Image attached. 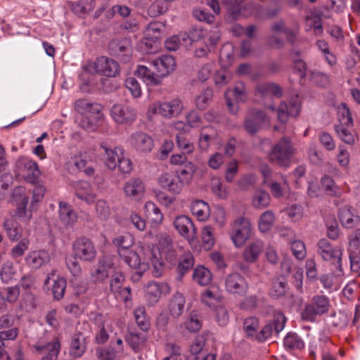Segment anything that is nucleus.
Returning <instances> with one entry per match:
<instances>
[{"mask_svg": "<svg viewBox=\"0 0 360 360\" xmlns=\"http://www.w3.org/2000/svg\"><path fill=\"white\" fill-rule=\"evenodd\" d=\"M75 109L82 117L79 122V125L82 128L88 131H94L97 129L102 118L101 105L81 98L75 102Z\"/></svg>", "mask_w": 360, "mask_h": 360, "instance_id": "nucleus-1", "label": "nucleus"}, {"mask_svg": "<svg viewBox=\"0 0 360 360\" xmlns=\"http://www.w3.org/2000/svg\"><path fill=\"white\" fill-rule=\"evenodd\" d=\"M296 152L291 139L283 136L272 146L267 158L271 164L279 167L288 168L292 162Z\"/></svg>", "mask_w": 360, "mask_h": 360, "instance_id": "nucleus-2", "label": "nucleus"}, {"mask_svg": "<svg viewBox=\"0 0 360 360\" xmlns=\"http://www.w3.org/2000/svg\"><path fill=\"white\" fill-rule=\"evenodd\" d=\"M318 253L323 260L329 262L333 266V273L337 276L343 274L342 265V250L338 247H334L327 239H321L317 244Z\"/></svg>", "mask_w": 360, "mask_h": 360, "instance_id": "nucleus-3", "label": "nucleus"}, {"mask_svg": "<svg viewBox=\"0 0 360 360\" xmlns=\"http://www.w3.org/2000/svg\"><path fill=\"white\" fill-rule=\"evenodd\" d=\"M184 105L181 100L174 98L164 102H155L149 106L146 115L151 120L155 114H159L163 117L171 119L178 117L182 112Z\"/></svg>", "mask_w": 360, "mask_h": 360, "instance_id": "nucleus-4", "label": "nucleus"}, {"mask_svg": "<svg viewBox=\"0 0 360 360\" xmlns=\"http://www.w3.org/2000/svg\"><path fill=\"white\" fill-rule=\"evenodd\" d=\"M269 117L264 110L259 108H250L246 112L243 127L247 134L253 136L257 134L265 124L269 125Z\"/></svg>", "mask_w": 360, "mask_h": 360, "instance_id": "nucleus-5", "label": "nucleus"}, {"mask_svg": "<svg viewBox=\"0 0 360 360\" xmlns=\"http://www.w3.org/2000/svg\"><path fill=\"white\" fill-rule=\"evenodd\" d=\"M14 173L16 178L31 184H35L41 175L37 163L27 157H20L16 160Z\"/></svg>", "mask_w": 360, "mask_h": 360, "instance_id": "nucleus-6", "label": "nucleus"}, {"mask_svg": "<svg viewBox=\"0 0 360 360\" xmlns=\"http://www.w3.org/2000/svg\"><path fill=\"white\" fill-rule=\"evenodd\" d=\"M84 70L91 72L94 70L96 73L107 77H115L120 72L118 63L105 56L97 58L94 63L85 65Z\"/></svg>", "mask_w": 360, "mask_h": 360, "instance_id": "nucleus-7", "label": "nucleus"}, {"mask_svg": "<svg viewBox=\"0 0 360 360\" xmlns=\"http://www.w3.org/2000/svg\"><path fill=\"white\" fill-rule=\"evenodd\" d=\"M93 320L96 326L95 340L98 344H104L117 335L116 324L109 317L95 314Z\"/></svg>", "mask_w": 360, "mask_h": 360, "instance_id": "nucleus-8", "label": "nucleus"}, {"mask_svg": "<svg viewBox=\"0 0 360 360\" xmlns=\"http://www.w3.org/2000/svg\"><path fill=\"white\" fill-rule=\"evenodd\" d=\"M330 308L329 299L325 295L314 296L311 303L305 305L301 316L309 321H314L317 316L328 313Z\"/></svg>", "mask_w": 360, "mask_h": 360, "instance_id": "nucleus-9", "label": "nucleus"}, {"mask_svg": "<svg viewBox=\"0 0 360 360\" xmlns=\"http://www.w3.org/2000/svg\"><path fill=\"white\" fill-rule=\"evenodd\" d=\"M342 107V112H341V117L340 118V124L335 126V131L341 139L347 144H354L357 138V136L353 134L349 128L353 126V119L352 113L345 103L341 104Z\"/></svg>", "mask_w": 360, "mask_h": 360, "instance_id": "nucleus-10", "label": "nucleus"}, {"mask_svg": "<svg viewBox=\"0 0 360 360\" xmlns=\"http://www.w3.org/2000/svg\"><path fill=\"white\" fill-rule=\"evenodd\" d=\"M134 242L133 236L129 233L119 236L113 240V243L118 248L119 255L131 267L134 266L132 259L135 256L133 249Z\"/></svg>", "mask_w": 360, "mask_h": 360, "instance_id": "nucleus-11", "label": "nucleus"}, {"mask_svg": "<svg viewBox=\"0 0 360 360\" xmlns=\"http://www.w3.org/2000/svg\"><path fill=\"white\" fill-rule=\"evenodd\" d=\"M251 224L248 219H237L233 224L231 239L236 247L242 246L250 237Z\"/></svg>", "mask_w": 360, "mask_h": 360, "instance_id": "nucleus-12", "label": "nucleus"}, {"mask_svg": "<svg viewBox=\"0 0 360 360\" xmlns=\"http://www.w3.org/2000/svg\"><path fill=\"white\" fill-rule=\"evenodd\" d=\"M155 238L152 231L144 236L143 243L149 251L150 246H153L155 243L158 244L159 253L174 247L172 238L167 233L159 232L155 234Z\"/></svg>", "mask_w": 360, "mask_h": 360, "instance_id": "nucleus-13", "label": "nucleus"}, {"mask_svg": "<svg viewBox=\"0 0 360 360\" xmlns=\"http://www.w3.org/2000/svg\"><path fill=\"white\" fill-rule=\"evenodd\" d=\"M145 297L150 305L156 304L162 294H169L170 287L166 283L150 281L143 287Z\"/></svg>", "mask_w": 360, "mask_h": 360, "instance_id": "nucleus-14", "label": "nucleus"}, {"mask_svg": "<svg viewBox=\"0 0 360 360\" xmlns=\"http://www.w3.org/2000/svg\"><path fill=\"white\" fill-rule=\"evenodd\" d=\"M13 200L17 206L14 216L24 221L30 220L32 217V213L31 211L27 210L28 197L25 194L23 188L19 187L14 190Z\"/></svg>", "mask_w": 360, "mask_h": 360, "instance_id": "nucleus-15", "label": "nucleus"}, {"mask_svg": "<svg viewBox=\"0 0 360 360\" xmlns=\"http://www.w3.org/2000/svg\"><path fill=\"white\" fill-rule=\"evenodd\" d=\"M115 266L112 259L104 257L99 260L98 264L91 270V278L92 281L102 282L108 278L110 274L114 272Z\"/></svg>", "mask_w": 360, "mask_h": 360, "instance_id": "nucleus-16", "label": "nucleus"}, {"mask_svg": "<svg viewBox=\"0 0 360 360\" xmlns=\"http://www.w3.org/2000/svg\"><path fill=\"white\" fill-rule=\"evenodd\" d=\"M73 251L77 257L85 261L94 259L96 255L94 245L86 238H79L75 242Z\"/></svg>", "mask_w": 360, "mask_h": 360, "instance_id": "nucleus-17", "label": "nucleus"}, {"mask_svg": "<svg viewBox=\"0 0 360 360\" xmlns=\"http://www.w3.org/2000/svg\"><path fill=\"white\" fill-rule=\"evenodd\" d=\"M176 231L189 242L196 239V229L190 218L185 215H180L173 221Z\"/></svg>", "mask_w": 360, "mask_h": 360, "instance_id": "nucleus-18", "label": "nucleus"}, {"mask_svg": "<svg viewBox=\"0 0 360 360\" xmlns=\"http://www.w3.org/2000/svg\"><path fill=\"white\" fill-rule=\"evenodd\" d=\"M226 290L231 294L243 295L248 289V284L240 274L233 273L229 274L225 279Z\"/></svg>", "mask_w": 360, "mask_h": 360, "instance_id": "nucleus-19", "label": "nucleus"}, {"mask_svg": "<svg viewBox=\"0 0 360 360\" xmlns=\"http://www.w3.org/2000/svg\"><path fill=\"white\" fill-rule=\"evenodd\" d=\"M285 323V317L284 315L280 312L276 313L274 316L273 322L266 324L262 328V329L257 334V339L260 342H263L269 338L272 335L273 332H275L276 334H278L283 329Z\"/></svg>", "mask_w": 360, "mask_h": 360, "instance_id": "nucleus-20", "label": "nucleus"}, {"mask_svg": "<svg viewBox=\"0 0 360 360\" xmlns=\"http://www.w3.org/2000/svg\"><path fill=\"white\" fill-rule=\"evenodd\" d=\"M44 284L51 285V292L55 299L63 298L66 288V280L58 276L56 271L53 270L48 274Z\"/></svg>", "mask_w": 360, "mask_h": 360, "instance_id": "nucleus-21", "label": "nucleus"}, {"mask_svg": "<svg viewBox=\"0 0 360 360\" xmlns=\"http://www.w3.org/2000/svg\"><path fill=\"white\" fill-rule=\"evenodd\" d=\"M110 116L115 122L124 124L133 120L134 112L127 104H115L110 109Z\"/></svg>", "mask_w": 360, "mask_h": 360, "instance_id": "nucleus-22", "label": "nucleus"}, {"mask_svg": "<svg viewBox=\"0 0 360 360\" xmlns=\"http://www.w3.org/2000/svg\"><path fill=\"white\" fill-rule=\"evenodd\" d=\"M51 255L45 250L31 251L25 257L26 264L32 269H37L49 263Z\"/></svg>", "mask_w": 360, "mask_h": 360, "instance_id": "nucleus-23", "label": "nucleus"}, {"mask_svg": "<svg viewBox=\"0 0 360 360\" xmlns=\"http://www.w3.org/2000/svg\"><path fill=\"white\" fill-rule=\"evenodd\" d=\"M72 187L76 196L88 204L94 202L96 194L88 181H79L73 183Z\"/></svg>", "mask_w": 360, "mask_h": 360, "instance_id": "nucleus-24", "label": "nucleus"}, {"mask_svg": "<svg viewBox=\"0 0 360 360\" xmlns=\"http://www.w3.org/2000/svg\"><path fill=\"white\" fill-rule=\"evenodd\" d=\"M300 111V103L298 98L292 99L288 104L281 102L278 109V118L281 122H286L288 116L297 117Z\"/></svg>", "mask_w": 360, "mask_h": 360, "instance_id": "nucleus-25", "label": "nucleus"}, {"mask_svg": "<svg viewBox=\"0 0 360 360\" xmlns=\"http://www.w3.org/2000/svg\"><path fill=\"white\" fill-rule=\"evenodd\" d=\"M153 65L156 68L159 77L168 75L176 66L174 58L172 56H162L153 60Z\"/></svg>", "mask_w": 360, "mask_h": 360, "instance_id": "nucleus-26", "label": "nucleus"}, {"mask_svg": "<svg viewBox=\"0 0 360 360\" xmlns=\"http://www.w3.org/2000/svg\"><path fill=\"white\" fill-rule=\"evenodd\" d=\"M143 214L149 221L152 226L160 225L163 220V214L151 201L147 202L143 209Z\"/></svg>", "mask_w": 360, "mask_h": 360, "instance_id": "nucleus-27", "label": "nucleus"}, {"mask_svg": "<svg viewBox=\"0 0 360 360\" xmlns=\"http://www.w3.org/2000/svg\"><path fill=\"white\" fill-rule=\"evenodd\" d=\"M264 250V244L260 240L251 242L244 250L243 259L248 263H255Z\"/></svg>", "mask_w": 360, "mask_h": 360, "instance_id": "nucleus-28", "label": "nucleus"}, {"mask_svg": "<svg viewBox=\"0 0 360 360\" xmlns=\"http://www.w3.org/2000/svg\"><path fill=\"white\" fill-rule=\"evenodd\" d=\"M339 218L342 225L347 229L354 228L360 222L359 217L349 206H344L339 210Z\"/></svg>", "mask_w": 360, "mask_h": 360, "instance_id": "nucleus-29", "label": "nucleus"}, {"mask_svg": "<svg viewBox=\"0 0 360 360\" xmlns=\"http://www.w3.org/2000/svg\"><path fill=\"white\" fill-rule=\"evenodd\" d=\"M36 351L41 353H47L42 357L41 360H54L57 358L60 349V345L58 339L46 345L37 343L35 346Z\"/></svg>", "mask_w": 360, "mask_h": 360, "instance_id": "nucleus-30", "label": "nucleus"}, {"mask_svg": "<svg viewBox=\"0 0 360 360\" xmlns=\"http://www.w3.org/2000/svg\"><path fill=\"white\" fill-rule=\"evenodd\" d=\"M124 280L123 275L120 272H116L112 276V278L110 281V289L115 293L117 292L124 302H127L129 299V296L131 293V290L128 287L122 288V282Z\"/></svg>", "mask_w": 360, "mask_h": 360, "instance_id": "nucleus-31", "label": "nucleus"}, {"mask_svg": "<svg viewBox=\"0 0 360 360\" xmlns=\"http://www.w3.org/2000/svg\"><path fill=\"white\" fill-rule=\"evenodd\" d=\"M185 302V298L182 294L176 292L172 296L169 301L168 308L170 314L174 318H179L182 315L184 311Z\"/></svg>", "mask_w": 360, "mask_h": 360, "instance_id": "nucleus-32", "label": "nucleus"}, {"mask_svg": "<svg viewBox=\"0 0 360 360\" xmlns=\"http://www.w3.org/2000/svg\"><path fill=\"white\" fill-rule=\"evenodd\" d=\"M59 217L65 225L73 224L77 219L76 212L65 202H60L59 203Z\"/></svg>", "mask_w": 360, "mask_h": 360, "instance_id": "nucleus-33", "label": "nucleus"}, {"mask_svg": "<svg viewBox=\"0 0 360 360\" xmlns=\"http://www.w3.org/2000/svg\"><path fill=\"white\" fill-rule=\"evenodd\" d=\"M288 290V281L286 278L280 276L276 278L272 283L269 295L275 298L285 296Z\"/></svg>", "mask_w": 360, "mask_h": 360, "instance_id": "nucleus-34", "label": "nucleus"}, {"mask_svg": "<svg viewBox=\"0 0 360 360\" xmlns=\"http://www.w3.org/2000/svg\"><path fill=\"white\" fill-rule=\"evenodd\" d=\"M105 153V164L110 169H114L117 167L119 159L123 155L124 150L120 147H115L113 149L107 147H103Z\"/></svg>", "mask_w": 360, "mask_h": 360, "instance_id": "nucleus-35", "label": "nucleus"}, {"mask_svg": "<svg viewBox=\"0 0 360 360\" xmlns=\"http://www.w3.org/2000/svg\"><path fill=\"white\" fill-rule=\"evenodd\" d=\"M95 0H79L71 3V10L79 16L90 13L95 7Z\"/></svg>", "mask_w": 360, "mask_h": 360, "instance_id": "nucleus-36", "label": "nucleus"}, {"mask_svg": "<svg viewBox=\"0 0 360 360\" xmlns=\"http://www.w3.org/2000/svg\"><path fill=\"white\" fill-rule=\"evenodd\" d=\"M194 265V258L190 253L183 255L179 261L176 268L177 280L182 281L184 276L190 271Z\"/></svg>", "mask_w": 360, "mask_h": 360, "instance_id": "nucleus-37", "label": "nucleus"}, {"mask_svg": "<svg viewBox=\"0 0 360 360\" xmlns=\"http://www.w3.org/2000/svg\"><path fill=\"white\" fill-rule=\"evenodd\" d=\"M86 350L85 340L82 334H76L72 338L70 354L74 357H80Z\"/></svg>", "mask_w": 360, "mask_h": 360, "instance_id": "nucleus-38", "label": "nucleus"}, {"mask_svg": "<svg viewBox=\"0 0 360 360\" xmlns=\"http://www.w3.org/2000/svg\"><path fill=\"white\" fill-rule=\"evenodd\" d=\"M136 75L141 77L148 85H158L160 83L158 75H155L148 67L143 65H137Z\"/></svg>", "mask_w": 360, "mask_h": 360, "instance_id": "nucleus-39", "label": "nucleus"}, {"mask_svg": "<svg viewBox=\"0 0 360 360\" xmlns=\"http://www.w3.org/2000/svg\"><path fill=\"white\" fill-rule=\"evenodd\" d=\"M193 215L200 221L206 220L210 216V207L207 203L201 200L194 201L191 206Z\"/></svg>", "mask_w": 360, "mask_h": 360, "instance_id": "nucleus-40", "label": "nucleus"}, {"mask_svg": "<svg viewBox=\"0 0 360 360\" xmlns=\"http://www.w3.org/2000/svg\"><path fill=\"white\" fill-rule=\"evenodd\" d=\"M193 279L199 285L205 286L212 281V274L210 270L203 266H198L193 271Z\"/></svg>", "mask_w": 360, "mask_h": 360, "instance_id": "nucleus-41", "label": "nucleus"}, {"mask_svg": "<svg viewBox=\"0 0 360 360\" xmlns=\"http://www.w3.org/2000/svg\"><path fill=\"white\" fill-rule=\"evenodd\" d=\"M154 146L153 140L146 133L136 135V150L141 153L150 152Z\"/></svg>", "mask_w": 360, "mask_h": 360, "instance_id": "nucleus-42", "label": "nucleus"}, {"mask_svg": "<svg viewBox=\"0 0 360 360\" xmlns=\"http://www.w3.org/2000/svg\"><path fill=\"white\" fill-rule=\"evenodd\" d=\"M283 8V4L281 0H271L269 4L264 8L263 18L266 19L276 18Z\"/></svg>", "mask_w": 360, "mask_h": 360, "instance_id": "nucleus-43", "label": "nucleus"}, {"mask_svg": "<svg viewBox=\"0 0 360 360\" xmlns=\"http://www.w3.org/2000/svg\"><path fill=\"white\" fill-rule=\"evenodd\" d=\"M204 346V338L202 337L196 338L191 346L190 354L187 356L186 360H198L199 356L205 352L203 350Z\"/></svg>", "mask_w": 360, "mask_h": 360, "instance_id": "nucleus-44", "label": "nucleus"}, {"mask_svg": "<svg viewBox=\"0 0 360 360\" xmlns=\"http://www.w3.org/2000/svg\"><path fill=\"white\" fill-rule=\"evenodd\" d=\"M270 201V195L266 191L260 188L255 191L252 198V204L255 207H266L269 205Z\"/></svg>", "mask_w": 360, "mask_h": 360, "instance_id": "nucleus-45", "label": "nucleus"}, {"mask_svg": "<svg viewBox=\"0 0 360 360\" xmlns=\"http://www.w3.org/2000/svg\"><path fill=\"white\" fill-rule=\"evenodd\" d=\"M213 97L212 89L207 88L201 91L195 99V105L198 110H204L211 103Z\"/></svg>", "mask_w": 360, "mask_h": 360, "instance_id": "nucleus-46", "label": "nucleus"}, {"mask_svg": "<svg viewBox=\"0 0 360 360\" xmlns=\"http://www.w3.org/2000/svg\"><path fill=\"white\" fill-rule=\"evenodd\" d=\"M99 360H115L123 356L122 349L103 348L97 351Z\"/></svg>", "mask_w": 360, "mask_h": 360, "instance_id": "nucleus-47", "label": "nucleus"}, {"mask_svg": "<svg viewBox=\"0 0 360 360\" xmlns=\"http://www.w3.org/2000/svg\"><path fill=\"white\" fill-rule=\"evenodd\" d=\"M275 221V216L272 211L268 210L264 212L259 221V228L262 232H266L271 229Z\"/></svg>", "mask_w": 360, "mask_h": 360, "instance_id": "nucleus-48", "label": "nucleus"}, {"mask_svg": "<svg viewBox=\"0 0 360 360\" xmlns=\"http://www.w3.org/2000/svg\"><path fill=\"white\" fill-rule=\"evenodd\" d=\"M327 236L332 240H336L340 236V231L337 220L333 216H329L326 220Z\"/></svg>", "mask_w": 360, "mask_h": 360, "instance_id": "nucleus-49", "label": "nucleus"}, {"mask_svg": "<svg viewBox=\"0 0 360 360\" xmlns=\"http://www.w3.org/2000/svg\"><path fill=\"white\" fill-rule=\"evenodd\" d=\"M201 30H195V32H190V34H187L186 32L179 33L178 36L180 42V46H184L185 48L189 47L191 46L194 40L201 37Z\"/></svg>", "mask_w": 360, "mask_h": 360, "instance_id": "nucleus-50", "label": "nucleus"}, {"mask_svg": "<svg viewBox=\"0 0 360 360\" xmlns=\"http://www.w3.org/2000/svg\"><path fill=\"white\" fill-rule=\"evenodd\" d=\"M195 172V165L192 162H188L185 164L184 167L180 170L177 176L182 180V181L186 184H188L191 181Z\"/></svg>", "mask_w": 360, "mask_h": 360, "instance_id": "nucleus-51", "label": "nucleus"}, {"mask_svg": "<svg viewBox=\"0 0 360 360\" xmlns=\"http://www.w3.org/2000/svg\"><path fill=\"white\" fill-rule=\"evenodd\" d=\"M284 345L292 349H301L304 347V342L295 333H288L284 339Z\"/></svg>", "mask_w": 360, "mask_h": 360, "instance_id": "nucleus-52", "label": "nucleus"}, {"mask_svg": "<svg viewBox=\"0 0 360 360\" xmlns=\"http://www.w3.org/2000/svg\"><path fill=\"white\" fill-rule=\"evenodd\" d=\"M202 243L205 250H210L214 243L213 229L210 226H204L202 229Z\"/></svg>", "mask_w": 360, "mask_h": 360, "instance_id": "nucleus-53", "label": "nucleus"}, {"mask_svg": "<svg viewBox=\"0 0 360 360\" xmlns=\"http://www.w3.org/2000/svg\"><path fill=\"white\" fill-rule=\"evenodd\" d=\"M136 325L143 332H147L150 328L149 318L146 315L144 307L136 309Z\"/></svg>", "mask_w": 360, "mask_h": 360, "instance_id": "nucleus-54", "label": "nucleus"}, {"mask_svg": "<svg viewBox=\"0 0 360 360\" xmlns=\"http://www.w3.org/2000/svg\"><path fill=\"white\" fill-rule=\"evenodd\" d=\"M321 183L325 193L327 195L330 196H335L338 195V188L335 185L333 179L330 176H324L321 179Z\"/></svg>", "mask_w": 360, "mask_h": 360, "instance_id": "nucleus-55", "label": "nucleus"}, {"mask_svg": "<svg viewBox=\"0 0 360 360\" xmlns=\"http://www.w3.org/2000/svg\"><path fill=\"white\" fill-rule=\"evenodd\" d=\"M4 227L11 240H17L19 239L20 236V229L13 219H6L4 221Z\"/></svg>", "mask_w": 360, "mask_h": 360, "instance_id": "nucleus-56", "label": "nucleus"}, {"mask_svg": "<svg viewBox=\"0 0 360 360\" xmlns=\"http://www.w3.org/2000/svg\"><path fill=\"white\" fill-rule=\"evenodd\" d=\"M15 273L13 263L9 261L4 262L0 271L2 281L6 283H8L13 278Z\"/></svg>", "mask_w": 360, "mask_h": 360, "instance_id": "nucleus-57", "label": "nucleus"}, {"mask_svg": "<svg viewBox=\"0 0 360 360\" xmlns=\"http://www.w3.org/2000/svg\"><path fill=\"white\" fill-rule=\"evenodd\" d=\"M184 326L189 332L195 333L200 330L202 323L197 314L191 313L189 319L184 323Z\"/></svg>", "mask_w": 360, "mask_h": 360, "instance_id": "nucleus-58", "label": "nucleus"}, {"mask_svg": "<svg viewBox=\"0 0 360 360\" xmlns=\"http://www.w3.org/2000/svg\"><path fill=\"white\" fill-rule=\"evenodd\" d=\"M176 144L184 153H191L194 150L193 144L184 134H178L176 136Z\"/></svg>", "mask_w": 360, "mask_h": 360, "instance_id": "nucleus-59", "label": "nucleus"}, {"mask_svg": "<svg viewBox=\"0 0 360 360\" xmlns=\"http://www.w3.org/2000/svg\"><path fill=\"white\" fill-rule=\"evenodd\" d=\"M264 183L269 187L270 191L274 197L279 198L283 195L284 186H288L285 179H283V185L275 181H264Z\"/></svg>", "mask_w": 360, "mask_h": 360, "instance_id": "nucleus-60", "label": "nucleus"}, {"mask_svg": "<svg viewBox=\"0 0 360 360\" xmlns=\"http://www.w3.org/2000/svg\"><path fill=\"white\" fill-rule=\"evenodd\" d=\"M110 48L114 50L119 56L121 57L122 53L129 52L130 51L131 46L129 41L127 39H123L119 42H111Z\"/></svg>", "mask_w": 360, "mask_h": 360, "instance_id": "nucleus-61", "label": "nucleus"}, {"mask_svg": "<svg viewBox=\"0 0 360 360\" xmlns=\"http://www.w3.org/2000/svg\"><path fill=\"white\" fill-rule=\"evenodd\" d=\"M259 328V321L256 317H249L244 321L243 328L248 335H253Z\"/></svg>", "mask_w": 360, "mask_h": 360, "instance_id": "nucleus-62", "label": "nucleus"}, {"mask_svg": "<svg viewBox=\"0 0 360 360\" xmlns=\"http://www.w3.org/2000/svg\"><path fill=\"white\" fill-rule=\"evenodd\" d=\"M29 245L30 240L27 238H25L21 239L19 243L12 248V257L16 258L22 256L28 249Z\"/></svg>", "mask_w": 360, "mask_h": 360, "instance_id": "nucleus-63", "label": "nucleus"}, {"mask_svg": "<svg viewBox=\"0 0 360 360\" xmlns=\"http://www.w3.org/2000/svg\"><path fill=\"white\" fill-rule=\"evenodd\" d=\"M291 250L293 255L298 259H303L306 256V249L304 243L295 240L291 243Z\"/></svg>", "mask_w": 360, "mask_h": 360, "instance_id": "nucleus-64", "label": "nucleus"}]
</instances>
